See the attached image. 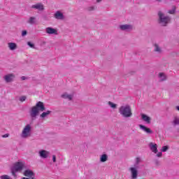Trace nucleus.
<instances>
[{"label":"nucleus","mask_w":179,"mask_h":179,"mask_svg":"<svg viewBox=\"0 0 179 179\" xmlns=\"http://www.w3.org/2000/svg\"><path fill=\"white\" fill-rule=\"evenodd\" d=\"M40 111H45V106H44V103L41 101H38L36 106H33L29 110V115L31 120H36L37 118V115H38V113Z\"/></svg>","instance_id":"nucleus-1"},{"label":"nucleus","mask_w":179,"mask_h":179,"mask_svg":"<svg viewBox=\"0 0 179 179\" xmlns=\"http://www.w3.org/2000/svg\"><path fill=\"white\" fill-rule=\"evenodd\" d=\"M119 113L124 118H131L132 110L129 105L122 106L119 108Z\"/></svg>","instance_id":"nucleus-2"},{"label":"nucleus","mask_w":179,"mask_h":179,"mask_svg":"<svg viewBox=\"0 0 179 179\" xmlns=\"http://www.w3.org/2000/svg\"><path fill=\"white\" fill-rule=\"evenodd\" d=\"M30 136H31V124H28L22 129L21 138L27 139V138H30Z\"/></svg>","instance_id":"nucleus-3"},{"label":"nucleus","mask_w":179,"mask_h":179,"mask_svg":"<svg viewBox=\"0 0 179 179\" xmlns=\"http://www.w3.org/2000/svg\"><path fill=\"white\" fill-rule=\"evenodd\" d=\"M158 16L159 18V23H161L162 26H167V24H169V23L171 20V18L170 17L165 16L162 11H159L158 13Z\"/></svg>","instance_id":"nucleus-4"},{"label":"nucleus","mask_w":179,"mask_h":179,"mask_svg":"<svg viewBox=\"0 0 179 179\" xmlns=\"http://www.w3.org/2000/svg\"><path fill=\"white\" fill-rule=\"evenodd\" d=\"M3 80H5L6 83H10L13 82L15 79V74L9 73L3 77Z\"/></svg>","instance_id":"nucleus-5"},{"label":"nucleus","mask_w":179,"mask_h":179,"mask_svg":"<svg viewBox=\"0 0 179 179\" xmlns=\"http://www.w3.org/2000/svg\"><path fill=\"white\" fill-rule=\"evenodd\" d=\"M23 167H24V163L18 162L14 164L13 169H15V171H21V170H23Z\"/></svg>","instance_id":"nucleus-6"},{"label":"nucleus","mask_w":179,"mask_h":179,"mask_svg":"<svg viewBox=\"0 0 179 179\" xmlns=\"http://www.w3.org/2000/svg\"><path fill=\"white\" fill-rule=\"evenodd\" d=\"M131 171V179H136L138 178V169L135 167H131L129 169Z\"/></svg>","instance_id":"nucleus-7"},{"label":"nucleus","mask_w":179,"mask_h":179,"mask_svg":"<svg viewBox=\"0 0 179 179\" xmlns=\"http://www.w3.org/2000/svg\"><path fill=\"white\" fill-rule=\"evenodd\" d=\"M23 174L25 177H29V178H33V177L34 178V176H36L34 172L30 169L25 170Z\"/></svg>","instance_id":"nucleus-8"},{"label":"nucleus","mask_w":179,"mask_h":179,"mask_svg":"<svg viewBox=\"0 0 179 179\" xmlns=\"http://www.w3.org/2000/svg\"><path fill=\"white\" fill-rule=\"evenodd\" d=\"M40 157L42 159H47L48 156H50V152L45 150H42L38 152Z\"/></svg>","instance_id":"nucleus-9"},{"label":"nucleus","mask_w":179,"mask_h":179,"mask_svg":"<svg viewBox=\"0 0 179 179\" xmlns=\"http://www.w3.org/2000/svg\"><path fill=\"white\" fill-rule=\"evenodd\" d=\"M153 48L155 52H157V54H162L163 52V49H162V47L160 45L157 43H154L153 44Z\"/></svg>","instance_id":"nucleus-10"},{"label":"nucleus","mask_w":179,"mask_h":179,"mask_svg":"<svg viewBox=\"0 0 179 179\" xmlns=\"http://www.w3.org/2000/svg\"><path fill=\"white\" fill-rule=\"evenodd\" d=\"M120 29L124 31H129V30H132L133 27L131 24H123L120 26Z\"/></svg>","instance_id":"nucleus-11"},{"label":"nucleus","mask_w":179,"mask_h":179,"mask_svg":"<svg viewBox=\"0 0 179 179\" xmlns=\"http://www.w3.org/2000/svg\"><path fill=\"white\" fill-rule=\"evenodd\" d=\"M45 31L48 34H55L56 36L58 34V31L52 27H47Z\"/></svg>","instance_id":"nucleus-12"},{"label":"nucleus","mask_w":179,"mask_h":179,"mask_svg":"<svg viewBox=\"0 0 179 179\" xmlns=\"http://www.w3.org/2000/svg\"><path fill=\"white\" fill-rule=\"evenodd\" d=\"M32 9H36V10H43L44 9V5L41 3L37 4H34L31 6Z\"/></svg>","instance_id":"nucleus-13"},{"label":"nucleus","mask_w":179,"mask_h":179,"mask_svg":"<svg viewBox=\"0 0 179 179\" xmlns=\"http://www.w3.org/2000/svg\"><path fill=\"white\" fill-rule=\"evenodd\" d=\"M139 128L142 129L144 132H146V134H153V131L150 129L148 127H146V126L139 124Z\"/></svg>","instance_id":"nucleus-14"},{"label":"nucleus","mask_w":179,"mask_h":179,"mask_svg":"<svg viewBox=\"0 0 179 179\" xmlns=\"http://www.w3.org/2000/svg\"><path fill=\"white\" fill-rule=\"evenodd\" d=\"M54 17L57 20H64V14L61 11H57L54 15Z\"/></svg>","instance_id":"nucleus-15"},{"label":"nucleus","mask_w":179,"mask_h":179,"mask_svg":"<svg viewBox=\"0 0 179 179\" xmlns=\"http://www.w3.org/2000/svg\"><path fill=\"white\" fill-rule=\"evenodd\" d=\"M150 150L153 152V153H157V144H155L153 143H150L149 144Z\"/></svg>","instance_id":"nucleus-16"},{"label":"nucleus","mask_w":179,"mask_h":179,"mask_svg":"<svg viewBox=\"0 0 179 179\" xmlns=\"http://www.w3.org/2000/svg\"><path fill=\"white\" fill-rule=\"evenodd\" d=\"M8 47L10 51H14V50L17 48V45L13 42H10L8 43Z\"/></svg>","instance_id":"nucleus-17"},{"label":"nucleus","mask_w":179,"mask_h":179,"mask_svg":"<svg viewBox=\"0 0 179 179\" xmlns=\"http://www.w3.org/2000/svg\"><path fill=\"white\" fill-rule=\"evenodd\" d=\"M62 99H66L67 100L71 101L73 99V95L69 94H67V93H64L62 95Z\"/></svg>","instance_id":"nucleus-18"},{"label":"nucleus","mask_w":179,"mask_h":179,"mask_svg":"<svg viewBox=\"0 0 179 179\" xmlns=\"http://www.w3.org/2000/svg\"><path fill=\"white\" fill-rule=\"evenodd\" d=\"M141 118L143 120L145 121V122H146L147 124H150V117L145 115V114H142L141 115Z\"/></svg>","instance_id":"nucleus-19"},{"label":"nucleus","mask_w":179,"mask_h":179,"mask_svg":"<svg viewBox=\"0 0 179 179\" xmlns=\"http://www.w3.org/2000/svg\"><path fill=\"white\" fill-rule=\"evenodd\" d=\"M159 79L160 82H164V80H167V76L164 73H159Z\"/></svg>","instance_id":"nucleus-20"},{"label":"nucleus","mask_w":179,"mask_h":179,"mask_svg":"<svg viewBox=\"0 0 179 179\" xmlns=\"http://www.w3.org/2000/svg\"><path fill=\"white\" fill-rule=\"evenodd\" d=\"M107 160H108V156L107 155V154H103L101 155L100 162L101 163H105V162H107Z\"/></svg>","instance_id":"nucleus-21"},{"label":"nucleus","mask_w":179,"mask_h":179,"mask_svg":"<svg viewBox=\"0 0 179 179\" xmlns=\"http://www.w3.org/2000/svg\"><path fill=\"white\" fill-rule=\"evenodd\" d=\"M36 22H37V20L36 19V17H31L27 20V23H29V24H35Z\"/></svg>","instance_id":"nucleus-22"},{"label":"nucleus","mask_w":179,"mask_h":179,"mask_svg":"<svg viewBox=\"0 0 179 179\" xmlns=\"http://www.w3.org/2000/svg\"><path fill=\"white\" fill-rule=\"evenodd\" d=\"M171 123L173 127H177V125H179V117H175Z\"/></svg>","instance_id":"nucleus-23"},{"label":"nucleus","mask_w":179,"mask_h":179,"mask_svg":"<svg viewBox=\"0 0 179 179\" xmlns=\"http://www.w3.org/2000/svg\"><path fill=\"white\" fill-rule=\"evenodd\" d=\"M51 114V110H47L46 112H43L41 115V118H45L46 117H48Z\"/></svg>","instance_id":"nucleus-24"},{"label":"nucleus","mask_w":179,"mask_h":179,"mask_svg":"<svg viewBox=\"0 0 179 179\" xmlns=\"http://www.w3.org/2000/svg\"><path fill=\"white\" fill-rule=\"evenodd\" d=\"M176 9H177V7H176V6H173L172 9L169 10L168 11V13H169V15H174V13H176Z\"/></svg>","instance_id":"nucleus-25"},{"label":"nucleus","mask_w":179,"mask_h":179,"mask_svg":"<svg viewBox=\"0 0 179 179\" xmlns=\"http://www.w3.org/2000/svg\"><path fill=\"white\" fill-rule=\"evenodd\" d=\"M108 106H110V107H111V108H114V109L117 108V104H115L111 101H108Z\"/></svg>","instance_id":"nucleus-26"},{"label":"nucleus","mask_w":179,"mask_h":179,"mask_svg":"<svg viewBox=\"0 0 179 179\" xmlns=\"http://www.w3.org/2000/svg\"><path fill=\"white\" fill-rule=\"evenodd\" d=\"M27 99V97H26V96H22L20 97V101L23 103V101H26Z\"/></svg>","instance_id":"nucleus-27"},{"label":"nucleus","mask_w":179,"mask_h":179,"mask_svg":"<svg viewBox=\"0 0 179 179\" xmlns=\"http://www.w3.org/2000/svg\"><path fill=\"white\" fill-rule=\"evenodd\" d=\"M166 150H169V146L167 145L163 146L162 148V152H166Z\"/></svg>","instance_id":"nucleus-28"},{"label":"nucleus","mask_w":179,"mask_h":179,"mask_svg":"<svg viewBox=\"0 0 179 179\" xmlns=\"http://www.w3.org/2000/svg\"><path fill=\"white\" fill-rule=\"evenodd\" d=\"M27 45H29L31 48H34V44L31 43V42H27Z\"/></svg>","instance_id":"nucleus-29"},{"label":"nucleus","mask_w":179,"mask_h":179,"mask_svg":"<svg viewBox=\"0 0 179 179\" xmlns=\"http://www.w3.org/2000/svg\"><path fill=\"white\" fill-rule=\"evenodd\" d=\"M16 172H17V171L15 170L13 168L11 169V173L13 176H16Z\"/></svg>","instance_id":"nucleus-30"},{"label":"nucleus","mask_w":179,"mask_h":179,"mask_svg":"<svg viewBox=\"0 0 179 179\" xmlns=\"http://www.w3.org/2000/svg\"><path fill=\"white\" fill-rule=\"evenodd\" d=\"M52 162L53 163L57 162V157L55 155H52Z\"/></svg>","instance_id":"nucleus-31"},{"label":"nucleus","mask_w":179,"mask_h":179,"mask_svg":"<svg viewBox=\"0 0 179 179\" xmlns=\"http://www.w3.org/2000/svg\"><path fill=\"white\" fill-rule=\"evenodd\" d=\"M139 163H141V158L137 157L136 159V164H138Z\"/></svg>","instance_id":"nucleus-32"},{"label":"nucleus","mask_w":179,"mask_h":179,"mask_svg":"<svg viewBox=\"0 0 179 179\" xmlns=\"http://www.w3.org/2000/svg\"><path fill=\"white\" fill-rule=\"evenodd\" d=\"M27 35V31H22V37H24V36Z\"/></svg>","instance_id":"nucleus-33"},{"label":"nucleus","mask_w":179,"mask_h":179,"mask_svg":"<svg viewBox=\"0 0 179 179\" xmlns=\"http://www.w3.org/2000/svg\"><path fill=\"white\" fill-rule=\"evenodd\" d=\"M162 156H163V153H162V152H158V153L157 154V157H162Z\"/></svg>","instance_id":"nucleus-34"},{"label":"nucleus","mask_w":179,"mask_h":179,"mask_svg":"<svg viewBox=\"0 0 179 179\" xmlns=\"http://www.w3.org/2000/svg\"><path fill=\"white\" fill-rule=\"evenodd\" d=\"M2 138H9V134H6L2 136Z\"/></svg>","instance_id":"nucleus-35"},{"label":"nucleus","mask_w":179,"mask_h":179,"mask_svg":"<svg viewBox=\"0 0 179 179\" xmlns=\"http://www.w3.org/2000/svg\"><path fill=\"white\" fill-rule=\"evenodd\" d=\"M94 9H96V7L94 6H92L89 8V10H94Z\"/></svg>","instance_id":"nucleus-36"},{"label":"nucleus","mask_w":179,"mask_h":179,"mask_svg":"<svg viewBox=\"0 0 179 179\" xmlns=\"http://www.w3.org/2000/svg\"><path fill=\"white\" fill-rule=\"evenodd\" d=\"M21 79H22V80H26V77L22 76V77L21 78Z\"/></svg>","instance_id":"nucleus-37"},{"label":"nucleus","mask_w":179,"mask_h":179,"mask_svg":"<svg viewBox=\"0 0 179 179\" xmlns=\"http://www.w3.org/2000/svg\"><path fill=\"white\" fill-rule=\"evenodd\" d=\"M101 1H103V0H96V2L100 3V2H101Z\"/></svg>","instance_id":"nucleus-38"},{"label":"nucleus","mask_w":179,"mask_h":179,"mask_svg":"<svg viewBox=\"0 0 179 179\" xmlns=\"http://www.w3.org/2000/svg\"><path fill=\"white\" fill-rule=\"evenodd\" d=\"M156 164L159 166V161H156Z\"/></svg>","instance_id":"nucleus-39"},{"label":"nucleus","mask_w":179,"mask_h":179,"mask_svg":"<svg viewBox=\"0 0 179 179\" xmlns=\"http://www.w3.org/2000/svg\"><path fill=\"white\" fill-rule=\"evenodd\" d=\"M176 110H178V111H179V106H176Z\"/></svg>","instance_id":"nucleus-40"},{"label":"nucleus","mask_w":179,"mask_h":179,"mask_svg":"<svg viewBox=\"0 0 179 179\" xmlns=\"http://www.w3.org/2000/svg\"><path fill=\"white\" fill-rule=\"evenodd\" d=\"M157 2H162V0H156Z\"/></svg>","instance_id":"nucleus-41"}]
</instances>
